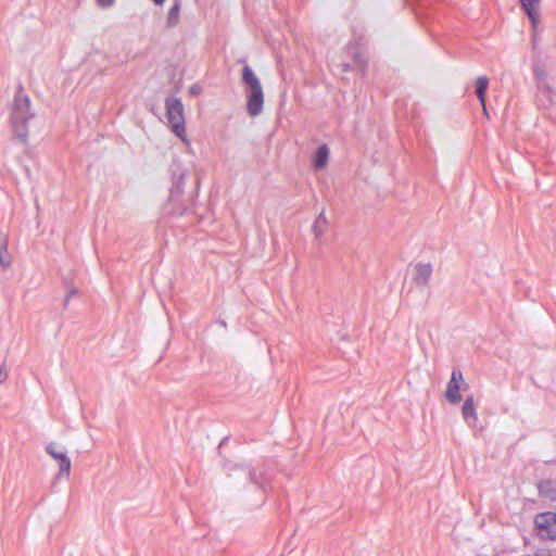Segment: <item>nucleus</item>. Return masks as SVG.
<instances>
[{"label": "nucleus", "instance_id": "nucleus-14", "mask_svg": "<svg viewBox=\"0 0 556 556\" xmlns=\"http://www.w3.org/2000/svg\"><path fill=\"white\" fill-rule=\"evenodd\" d=\"M328 159H329V148L327 147V144H321L320 147H318V149L316 151L315 159H314L315 168L323 169L327 165Z\"/></svg>", "mask_w": 556, "mask_h": 556}, {"label": "nucleus", "instance_id": "nucleus-19", "mask_svg": "<svg viewBox=\"0 0 556 556\" xmlns=\"http://www.w3.org/2000/svg\"><path fill=\"white\" fill-rule=\"evenodd\" d=\"M115 0H97L98 7L102 9L111 8L114 4Z\"/></svg>", "mask_w": 556, "mask_h": 556}, {"label": "nucleus", "instance_id": "nucleus-2", "mask_svg": "<svg viewBox=\"0 0 556 556\" xmlns=\"http://www.w3.org/2000/svg\"><path fill=\"white\" fill-rule=\"evenodd\" d=\"M186 178L187 174L185 172H181L178 175H174L173 177V186L169 190L168 203L166 205L168 214L182 215L191 210L194 205L198 186H195L194 190L190 191L188 194H185L184 188Z\"/></svg>", "mask_w": 556, "mask_h": 556}, {"label": "nucleus", "instance_id": "nucleus-6", "mask_svg": "<svg viewBox=\"0 0 556 556\" xmlns=\"http://www.w3.org/2000/svg\"><path fill=\"white\" fill-rule=\"evenodd\" d=\"M464 381L463 372L458 367L452 369L451 379L447 382L445 399L451 404H458L462 401L460 383Z\"/></svg>", "mask_w": 556, "mask_h": 556}, {"label": "nucleus", "instance_id": "nucleus-1", "mask_svg": "<svg viewBox=\"0 0 556 556\" xmlns=\"http://www.w3.org/2000/svg\"><path fill=\"white\" fill-rule=\"evenodd\" d=\"M34 117L35 113L30 109V99L20 86L11 104L10 121L16 138L23 143L28 140L27 123Z\"/></svg>", "mask_w": 556, "mask_h": 556}, {"label": "nucleus", "instance_id": "nucleus-24", "mask_svg": "<svg viewBox=\"0 0 556 556\" xmlns=\"http://www.w3.org/2000/svg\"><path fill=\"white\" fill-rule=\"evenodd\" d=\"M191 92H192V93H195V92H197V89H194V87H191Z\"/></svg>", "mask_w": 556, "mask_h": 556}, {"label": "nucleus", "instance_id": "nucleus-16", "mask_svg": "<svg viewBox=\"0 0 556 556\" xmlns=\"http://www.w3.org/2000/svg\"><path fill=\"white\" fill-rule=\"evenodd\" d=\"M488 86H489V78L486 76H479L477 78L476 93L484 109H485V92H486Z\"/></svg>", "mask_w": 556, "mask_h": 556}, {"label": "nucleus", "instance_id": "nucleus-15", "mask_svg": "<svg viewBox=\"0 0 556 556\" xmlns=\"http://www.w3.org/2000/svg\"><path fill=\"white\" fill-rule=\"evenodd\" d=\"M0 265L8 268L11 265V255L8 252L7 236L0 232Z\"/></svg>", "mask_w": 556, "mask_h": 556}, {"label": "nucleus", "instance_id": "nucleus-7", "mask_svg": "<svg viewBox=\"0 0 556 556\" xmlns=\"http://www.w3.org/2000/svg\"><path fill=\"white\" fill-rule=\"evenodd\" d=\"M45 450L47 454H49L59 463L60 470L58 477H61L63 475L68 477L71 472V459L67 456L66 451L58 450V445L54 442H50L49 444H47Z\"/></svg>", "mask_w": 556, "mask_h": 556}, {"label": "nucleus", "instance_id": "nucleus-21", "mask_svg": "<svg viewBox=\"0 0 556 556\" xmlns=\"http://www.w3.org/2000/svg\"><path fill=\"white\" fill-rule=\"evenodd\" d=\"M8 378V370L5 368V364H1L0 366V384L3 383Z\"/></svg>", "mask_w": 556, "mask_h": 556}, {"label": "nucleus", "instance_id": "nucleus-10", "mask_svg": "<svg viewBox=\"0 0 556 556\" xmlns=\"http://www.w3.org/2000/svg\"><path fill=\"white\" fill-rule=\"evenodd\" d=\"M341 67L344 73L356 72L364 76L366 73L367 62L359 52L355 51L353 52L352 62H344L341 64Z\"/></svg>", "mask_w": 556, "mask_h": 556}, {"label": "nucleus", "instance_id": "nucleus-20", "mask_svg": "<svg viewBox=\"0 0 556 556\" xmlns=\"http://www.w3.org/2000/svg\"><path fill=\"white\" fill-rule=\"evenodd\" d=\"M78 293V290L76 288H71L67 295L64 299V306L66 307L68 305V302L72 296L76 295Z\"/></svg>", "mask_w": 556, "mask_h": 556}, {"label": "nucleus", "instance_id": "nucleus-18", "mask_svg": "<svg viewBox=\"0 0 556 556\" xmlns=\"http://www.w3.org/2000/svg\"><path fill=\"white\" fill-rule=\"evenodd\" d=\"M180 3L176 1L174 5L169 9L167 15V24L168 26H175L179 18Z\"/></svg>", "mask_w": 556, "mask_h": 556}, {"label": "nucleus", "instance_id": "nucleus-3", "mask_svg": "<svg viewBox=\"0 0 556 556\" xmlns=\"http://www.w3.org/2000/svg\"><path fill=\"white\" fill-rule=\"evenodd\" d=\"M242 81L247 86V111L257 116L263 111L264 93L260 79L249 65L242 68Z\"/></svg>", "mask_w": 556, "mask_h": 556}, {"label": "nucleus", "instance_id": "nucleus-5", "mask_svg": "<svg viewBox=\"0 0 556 556\" xmlns=\"http://www.w3.org/2000/svg\"><path fill=\"white\" fill-rule=\"evenodd\" d=\"M534 523L542 539L556 540V514L552 511L541 513L535 516Z\"/></svg>", "mask_w": 556, "mask_h": 556}, {"label": "nucleus", "instance_id": "nucleus-4", "mask_svg": "<svg viewBox=\"0 0 556 556\" xmlns=\"http://www.w3.org/2000/svg\"><path fill=\"white\" fill-rule=\"evenodd\" d=\"M166 118L173 132L187 142L184 105L180 98L167 97L165 99Z\"/></svg>", "mask_w": 556, "mask_h": 556}, {"label": "nucleus", "instance_id": "nucleus-8", "mask_svg": "<svg viewBox=\"0 0 556 556\" xmlns=\"http://www.w3.org/2000/svg\"><path fill=\"white\" fill-rule=\"evenodd\" d=\"M224 469L228 476H231L230 471H233L236 476L242 478L243 480H249L257 485H262V472L257 475L256 469H251L245 466L233 465L230 462L224 464Z\"/></svg>", "mask_w": 556, "mask_h": 556}, {"label": "nucleus", "instance_id": "nucleus-22", "mask_svg": "<svg viewBox=\"0 0 556 556\" xmlns=\"http://www.w3.org/2000/svg\"><path fill=\"white\" fill-rule=\"evenodd\" d=\"M156 5H162L165 0H153Z\"/></svg>", "mask_w": 556, "mask_h": 556}, {"label": "nucleus", "instance_id": "nucleus-25", "mask_svg": "<svg viewBox=\"0 0 556 556\" xmlns=\"http://www.w3.org/2000/svg\"><path fill=\"white\" fill-rule=\"evenodd\" d=\"M222 326L223 327H226V323L225 321H220Z\"/></svg>", "mask_w": 556, "mask_h": 556}, {"label": "nucleus", "instance_id": "nucleus-13", "mask_svg": "<svg viewBox=\"0 0 556 556\" xmlns=\"http://www.w3.org/2000/svg\"><path fill=\"white\" fill-rule=\"evenodd\" d=\"M328 227V220L325 214V211L323 210L318 216L316 217L312 230L314 232L315 238H320L324 236Z\"/></svg>", "mask_w": 556, "mask_h": 556}, {"label": "nucleus", "instance_id": "nucleus-9", "mask_svg": "<svg viewBox=\"0 0 556 556\" xmlns=\"http://www.w3.org/2000/svg\"><path fill=\"white\" fill-rule=\"evenodd\" d=\"M432 265L430 263H417L415 265V276L413 278L414 283L417 287H426L432 275Z\"/></svg>", "mask_w": 556, "mask_h": 556}, {"label": "nucleus", "instance_id": "nucleus-23", "mask_svg": "<svg viewBox=\"0 0 556 556\" xmlns=\"http://www.w3.org/2000/svg\"><path fill=\"white\" fill-rule=\"evenodd\" d=\"M191 92H192V93H195V92H197V89H194V87H191Z\"/></svg>", "mask_w": 556, "mask_h": 556}, {"label": "nucleus", "instance_id": "nucleus-17", "mask_svg": "<svg viewBox=\"0 0 556 556\" xmlns=\"http://www.w3.org/2000/svg\"><path fill=\"white\" fill-rule=\"evenodd\" d=\"M533 76L536 79V81L541 84V88L545 92H547L548 94L553 93V89L548 85L542 84L546 76L545 71L543 70L542 66H540V65L533 66Z\"/></svg>", "mask_w": 556, "mask_h": 556}, {"label": "nucleus", "instance_id": "nucleus-12", "mask_svg": "<svg viewBox=\"0 0 556 556\" xmlns=\"http://www.w3.org/2000/svg\"><path fill=\"white\" fill-rule=\"evenodd\" d=\"M522 9L525 10L526 14L528 15L531 24L533 27H536V25L540 23V11L539 5L541 0H519Z\"/></svg>", "mask_w": 556, "mask_h": 556}, {"label": "nucleus", "instance_id": "nucleus-11", "mask_svg": "<svg viewBox=\"0 0 556 556\" xmlns=\"http://www.w3.org/2000/svg\"><path fill=\"white\" fill-rule=\"evenodd\" d=\"M462 416L468 426H475L478 422V415L472 395L465 399L462 406Z\"/></svg>", "mask_w": 556, "mask_h": 556}]
</instances>
